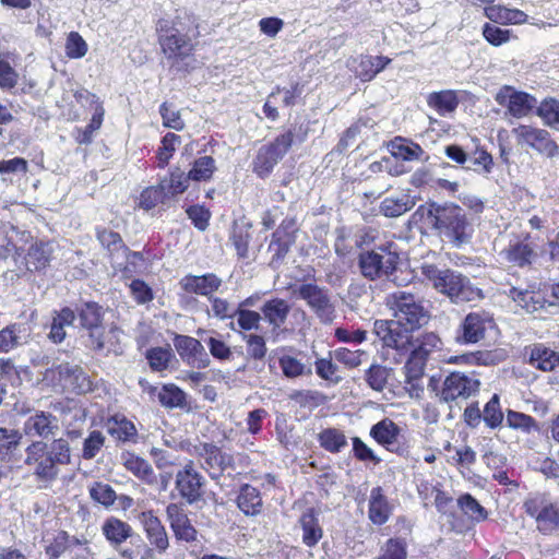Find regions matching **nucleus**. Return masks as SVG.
<instances>
[{
	"instance_id": "f3484780",
	"label": "nucleus",
	"mask_w": 559,
	"mask_h": 559,
	"mask_svg": "<svg viewBox=\"0 0 559 559\" xmlns=\"http://www.w3.org/2000/svg\"><path fill=\"white\" fill-rule=\"evenodd\" d=\"M370 436L390 452L400 455L406 452V448L400 442L401 428L390 418L374 424L370 429Z\"/></svg>"
},
{
	"instance_id": "4c0bfd02",
	"label": "nucleus",
	"mask_w": 559,
	"mask_h": 559,
	"mask_svg": "<svg viewBox=\"0 0 559 559\" xmlns=\"http://www.w3.org/2000/svg\"><path fill=\"white\" fill-rule=\"evenodd\" d=\"M485 15L495 23L518 24L526 19V14L518 9H508L501 5H490L485 9Z\"/></svg>"
},
{
	"instance_id": "5701e85b",
	"label": "nucleus",
	"mask_w": 559,
	"mask_h": 559,
	"mask_svg": "<svg viewBox=\"0 0 559 559\" xmlns=\"http://www.w3.org/2000/svg\"><path fill=\"white\" fill-rule=\"evenodd\" d=\"M292 310L287 300L275 297L263 302L260 311L262 319H264L273 333H277L287 321Z\"/></svg>"
},
{
	"instance_id": "338daca9",
	"label": "nucleus",
	"mask_w": 559,
	"mask_h": 559,
	"mask_svg": "<svg viewBox=\"0 0 559 559\" xmlns=\"http://www.w3.org/2000/svg\"><path fill=\"white\" fill-rule=\"evenodd\" d=\"M548 502L549 500L547 499L546 495L534 493L524 501L523 507L525 512L530 516L535 518L536 522H538L539 515H542Z\"/></svg>"
},
{
	"instance_id": "dca6fc26",
	"label": "nucleus",
	"mask_w": 559,
	"mask_h": 559,
	"mask_svg": "<svg viewBox=\"0 0 559 559\" xmlns=\"http://www.w3.org/2000/svg\"><path fill=\"white\" fill-rule=\"evenodd\" d=\"M496 102L507 107L510 116L523 118L527 116L536 105V98L524 92H518L511 86H503L495 97Z\"/></svg>"
},
{
	"instance_id": "4468645a",
	"label": "nucleus",
	"mask_w": 559,
	"mask_h": 559,
	"mask_svg": "<svg viewBox=\"0 0 559 559\" xmlns=\"http://www.w3.org/2000/svg\"><path fill=\"white\" fill-rule=\"evenodd\" d=\"M78 317L81 326L88 331L90 346L94 350L104 349V326L102 324L100 307L95 302H86L78 309Z\"/></svg>"
},
{
	"instance_id": "2eb2a0df",
	"label": "nucleus",
	"mask_w": 559,
	"mask_h": 559,
	"mask_svg": "<svg viewBox=\"0 0 559 559\" xmlns=\"http://www.w3.org/2000/svg\"><path fill=\"white\" fill-rule=\"evenodd\" d=\"M174 346L180 358L190 367L204 369L210 366V357L199 340L188 335H176Z\"/></svg>"
},
{
	"instance_id": "f704fd0d",
	"label": "nucleus",
	"mask_w": 559,
	"mask_h": 559,
	"mask_svg": "<svg viewBox=\"0 0 559 559\" xmlns=\"http://www.w3.org/2000/svg\"><path fill=\"white\" fill-rule=\"evenodd\" d=\"M74 320L75 312L68 307H64L59 312H56L52 317L48 338L55 344L61 343L66 338L64 328L72 325Z\"/></svg>"
},
{
	"instance_id": "09e8293b",
	"label": "nucleus",
	"mask_w": 559,
	"mask_h": 559,
	"mask_svg": "<svg viewBox=\"0 0 559 559\" xmlns=\"http://www.w3.org/2000/svg\"><path fill=\"white\" fill-rule=\"evenodd\" d=\"M467 162L469 165L466 169H472L483 176L489 175L493 167L492 156L485 150L477 148L471 156H467Z\"/></svg>"
},
{
	"instance_id": "6e6552de",
	"label": "nucleus",
	"mask_w": 559,
	"mask_h": 559,
	"mask_svg": "<svg viewBox=\"0 0 559 559\" xmlns=\"http://www.w3.org/2000/svg\"><path fill=\"white\" fill-rule=\"evenodd\" d=\"M206 479L194 467L193 461H188L175 475V489L188 504H197L203 500Z\"/></svg>"
},
{
	"instance_id": "052dcab7",
	"label": "nucleus",
	"mask_w": 559,
	"mask_h": 559,
	"mask_svg": "<svg viewBox=\"0 0 559 559\" xmlns=\"http://www.w3.org/2000/svg\"><path fill=\"white\" fill-rule=\"evenodd\" d=\"M97 239L100 242V245L108 250L110 255H114L116 252L122 251V249L126 247L121 236L112 230L98 229Z\"/></svg>"
},
{
	"instance_id": "ddd939ff",
	"label": "nucleus",
	"mask_w": 559,
	"mask_h": 559,
	"mask_svg": "<svg viewBox=\"0 0 559 559\" xmlns=\"http://www.w3.org/2000/svg\"><path fill=\"white\" fill-rule=\"evenodd\" d=\"M493 325V318L489 312H471L462 321L456 341L463 344H475L485 338L487 330L492 329Z\"/></svg>"
},
{
	"instance_id": "79ce46f5",
	"label": "nucleus",
	"mask_w": 559,
	"mask_h": 559,
	"mask_svg": "<svg viewBox=\"0 0 559 559\" xmlns=\"http://www.w3.org/2000/svg\"><path fill=\"white\" fill-rule=\"evenodd\" d=\"M320 445L328 452L340 453L348 445L343 431L336 428H326L318 435Z\"/></svg>"
},
{
	"instance_id": "9b49d317",
	"label": "nucleus",
	"mask_w": 559,
	"mask_h": 559,
	"mask_svg": "<svg viewBox=\"0 0 559 559\" xmlns=\"http://www.w3.org/2000/svg\"><path fill=\"white\" fill-rule=\"evenodd\" d=\"M479 380L473 373L451 372L444 379L439 396L443 402H451L456 399L466 400L479 390Z\"/></svg>"
},
{
	"instance_id": "c85d7f7f",
	"label": "nucleus",
	"mask_w": 559,
	"mask_h": 559,
	"mask_svg": "<svg viewBox=\"0 0 559 559\" xmlns=\"http://www.w3.org/2000/svg\"><path fill=\"white\" fill-rule=\"evenodd\" d=\"M251 223L245 218L234 222L230 240L240 259L249 258V242L251 240Z\"/></svg>"
},
{
	"instance_id": "cd10ccee",
	"label": "nucleus",
	"mask_w": 559,
	"mask_h": 559,
	"mask_svg": "<svg viewBox=\"0 0 559 559\" xmlns=\"http://www.w3.org/2000/svg\"><path fill=\"white\" fill-rule=\"evenodd\" d=\"M162 49L168 58H185L192 51V44L187 36L179 34L177 29L169 35H160Z\"/></svg>"
},
{
	"instance_id": "1a4fd4ad",
	"label": "nucleus",
	"mask_w": 559,
	"mask_h": 559,
	"mask_svg": "<svg viewBox=\"0 0 559 559\" xmlns=\"http://www.w3.org/2000/svg\"><path fill=\"white\" fill-rule=\"evenodd\" d=\"M294 134L287 131L278 135L269 145H263L259 148L252 166L253 171L260 177H267L273 170L274 166L283 158L288 148L292 146Z\"/></svg>"
},
{
	"instance_id": "de8ad7c7",
	"label": "nucleus",
	"mask_w": 559,
	"mask_h": 559,
	"mask_svg": "<svg viewBox=\"0 0 559 559\" xmlns=\"http://www.w3.org/2000/svg\"><path fill=\"white\" fill-rule=\"evenodd\" d=\"M391 369L374 364L371 365L365 373L367 384L377 392H382L388 384Z\"/></svg>"
},
{
	"instance_id": "864d4df0",
	"label": "nucleus",
	"mask_w": 559,
	"mask_h": 559,
	"mask_svg": "<svg viewBox=\"0 0 559 559\" xmlns=\"http://www.w3.org/2000/svg\"><path fill=\"white\" fill-rule=\"evenodd\" d=\"M90 497L97 503L108 508L111 507L116 501V492L112 487L102 481H95L91 485Z\"/></svg>"
},
{
	"instance_id": "6e6d98bb",
	"label": "nucleus",
	"mask_w": 559,
	"mask_h": 559,
	"mask_svg": "<svg viewBox=\"0 0 559 559\" xmlns=\"http://www.w3.org/2000/svg\"><path fill=\"white\" fill-rule=\"evenodd\" d=\"M105 436L99 430H93L83 441L82 459L93 460L105 444Z\"/></svg>"
},
{
	"instance_id": "bb28decb",
	"label": "nucleus",
	"mask_w": 559,
	"mask_h": 559,
	"mask_svg": "<svg viewBox=\"0 0 559 559\" xmlns=\"http://www.w3.org/2000/svg\"><path fill=\"white\" fill-rule=\"evenodd\" d=\"M31 335V328L26 323H12L0 331V353H8L11 349L27 343Z\"/></svg>"
},
{
	"instance_id": "f257e3e1",
	"label": "nucleus",
	"mask_w": 559,
	"mask_h": 559,
	"mask_svg": "<svg viewBox=\"0 0 559 559\" xmlns=\"http://www.w3.org/2000/svg\"><path fill=\"white\" fill-rule=\"evenodd\" d=\"M423 274L432 283L435 289L450 298L453 304L478 301L484 298L481 289L475 287L469 278L450 269L424 265Z\"/></svg>"
},
{
	"instance_id": "aec40b11",
	"label": "nucleus",
	"mask_w": 559,
	"mask_h": 559,
	"mask_svg": "<svg viewBox=\"0 0 559 559\" xmlns=\"http://www.w3.org/2000/svg\"><path fill=\"white\" fill-rule=\"evenodd\" d=\"M141 522L150 545L158 554H165L169 547V538L160 520L150 511L141 514Z\"/></svg>"
},
{
	"instance_id": "72a5a7b5",
	"label": "nucleus",
	"mask_w": 559,
	"mask_h": 559,
	"mask_svg": "<svg viewBox=\"0 0 559 559\" xmlns=\"http://www.w3.org/2000/svg\"><path fill=\"white\" fill-rule=\"evenodd\" d=\"M237 506L246 515H257L262 509L259 490L251 485H243L237 497Z\"/></svg>"
},
{
	"instance_id": "c756f323",
	"label": "nucleus",
	"mask_w": 559,
	"mask_h": 559,
	"mask_svg": "<svg viewBox=\"0 0 559 559\" xmlns=\"http://www.w3.org/2000/svg\"><path fill=\"white\" fill-rule=\"evenodd\" d=\"M391 154L402 160H419L425 155L423 147L412 140L396 136L389 143Z\"/></svg>"
},
{
	"instance_id": "49530a36",
	"label": "nucleus",
	"mask_w": 559,
	"mask_h": 559,
	"mask_svg": "<svg viewBox=\"0 0 559 559\" xmlns=\"http://www.w3.org/2000/svg\"><path fill=\"white\" fill-rule=\"evenodd\" d=\"M544 124L559 131V100L556 98L544 99L536 110Z\"/></svg>"
},
{
	"instance_id": "680f3d73",
	"label": "nucleus",
	"mask_w": 559,
	"mask_h": 559,
	"mask_svg": "<svg viewBox=\"0 0 559 559\" xmlns=\"http://www.w3.org/2000/svg\"><path fill=\"white\" fill-rule=\"evenodd\" d=\"M173 353L168 348L155 347L146 353L150 367L155 371L165 370L168 367Z\"/></svg>"
},
{
	"instance_id": "6ab92c4d",
	"label": "nucleus",
	"mask_w": 559,
	"mask_h": 559,
	"mask_svg": "<svg viewBox=\"0 0 559 559\" xmlns=\"http://www.w3.org/2000/svg\"><path fill=\"white\" fill-rule=\"evenodd\" d=\"M179 284L185 292L205 296L210 299L219 289L223 281L214 273L203 275L189 274L182 277Z\"/></svg>"
},
{
	"instance_id": "774afa93",
	"label": "nucleus",
	"mask_w": 559,
	"mask_h": 559,
	"mask_svg": "<svg viewBox=\"0 0 559 559\" xmlns=\"http://www.w3.org/2000/svg\"><path fill=\"white\" fill-rule=\"evenodd\" d=\"M377 559H406L405 543L396 538L389 539Z\"/></svg>"
},
{
	"instance_id": "9d476101",
	"label": "nucleus",
	"mask_w": 559,
	"mask_h": 559,
	"mask_svg": "<svg viewBox=\"0 0 559 559\" xmlns=\"http://www.w3.org/2000/svg\"><path fill=\"white\" fill-rule=\"evenodd\" d=\"M512 133L521 146H527L548 158L559 155V145L546 129L520 124L512 130Z\"/></svg>"
},
{
	"instance_id": "13d9d810",
	"label": "nucleus",
	"mask_w": 559,
	"mask_h": 559,
	"mask_svg": "<svg viewBox=\"0 0 559 559\" xmlns=\"http://www.w3.org/2000/svg\"><path fill=\"white\" fill-rule=\"evenodd\" d=\"M242 340L247 344V355L254 360H263L267 347L265 338L259 334H243Z\"/></svg>"
},
{
	"instance_id": "603ef678",
	"label": "nucleus",
	"mask_w": 559,
	"mask_h": 559,
	"mask_svg": "<svg viewBox=\"0 0 559 559\" xmlns=\"http://www.w3.org/2000/svg\"><path fill=\"white\" fill-rule=\"evenodd\" d=\"M72 544L79 545L80 540L75 537H71L67 532L61 531L56 535L52 543L47 546L46 555L49 559H59Z\"/></svg>"
},
{
	"instance_id": "ea45409f",
	"label": "nucleus",
	"mask_w": 559,
	"mask_h": 559,
	"mask_svg": "<svg viewBox=\"0 0 559 559\" xmlns=\"http://www.w3.org/2000/svg\"><path fill=\"white\" fill-rule=\"evenodd\" d=\"M122 465L138 478L148 481L154 472L151 464L131 452H123L120 456Z\"/></svg>"
},
{
	"instance_id": "0e129e2a",
	"label": "nucleus",
	"mask_w": 559,
	"mask_h": 559,
	"mask_svg": "<svg viewBox=\"0 0 559 559\" xmlns=\"http://www.w3.org/2000/svg\"><path fill=\"white\" fill-rule=\"evenodd\" d=\"M87 44L78 32H71L67 37L66 53L71 59H78L85 56Z\"/></svg>"
},
{
	"instance_id": "5fc2aeb1",
	"label": "nucleus",
	"mask_w": 559,
	"mask_h": 559,
	"mask_svg": "<svg viewBox=\"0 0 559 559\" xmlns=\"http://www.w3.org/2000/svg\"><path fill=\"white\" fill-rule=\"evenodd\" d=\"M481 414L483 420L491 429H495L502 424L503 413L501 411L499 396L497 394H493L492 397L487 402Z\"/></svg>"
},
{
	"instance_id": "f03ea898",
	"label": "nucleus",
	"mask_w": 559,
	"mask_h": 559,
	"mask_svg": "<svg viewBox=\"0 0 559 559\" xmlns=\"http://www.w3.org/2000/svg\"><path fill=\"white\" fill-rule=\"evenodd\" d=\"M428 218L441 235L455 246L467 242L471 237V223L466 211L454 203H430L427 210Z\"/></svg>"
},
{
	"instance_id": "4be33fe9",
	"label": "nucleus",
	"mask_w": 559,
	"mask_h": 559,
	"mask_svg": "<svg viewBox=\"0 0 559 559\" xmlns=\"http://www.w3.org/2000/svg\"><path fill=\"white\" fill-rule=\"evenodd\" d=\"M523 355L532 367L545 372L559 365V353L540 343L526 346Z\"/></svg>"
},
{
	"instance_id": "8fccbe9b",
	"label": "nucleus",
	"mask_w": 559,
	"mask_h": 559,
	"mask_svg": "<svg viewBox=\"0 0 559 559\" xmlns=\"http://www.w3.org/2000/svg\"><path fill=\"white\" fill-rule=\"evenodd\" d=\"M215 169V160L211 156H202L194 160L188 175L191 180L206 181L211 179Z\"/></svg>"
},
{
	"instance_id": "c03bdc74",
	"label": "nucleus",
	"mask_w": 559,
	"mask_h": 559,
	"mask_svg": "<svg viewBox=\"0 0 559 559\" xmlns=\"http://www.w3.org/2000/svg\"><path fill=\"white\" fill-rule=\"evenodd\" d=\"M57 372L60 379L70 381L71 384H75L81 391L88 390L91 386V382L88 381L87 376L78 365H72L69 362L60 364L57 367Z\"/></svg>"
},
{
	"instance_id": "7c9ffc66",
	"label": "nucleus",
	"mask_w": 559,
	"mask_h": 559,
	"mask_svg": "<svg viewBox=\"0 0 559 559\" xmlns=\"http://www.w3.org/2000/svg\"><path fill=\"white\" fill-rule=\"evenodd\" d=\"M107 429L111 437L122 442H135L138 430L132 421L124 416L115 415L107 421Z\"/></svg>"
},
{
	"instance_id": "423d86ee",
	"label": "nucleus",
	"mask_w": 559,
	"mask_h": 559,
	"mask_svg": "<svg viewBox=\"0 0 559 559\" xmlns=\"http://www.w3.org/2000/svg\"><path fill=\"white\" fill-rule=\"evenodd\" d=\"M294 294L306 302L320 322L330 324L334 321L335 306L326 288L314 283H304L294 289Z\"/></svg>"
},
{
	"instance_id": "20e7f679",
	"label": "nucleus",
	"mask_w": 559,
	"mask_h": 559,
	"mask_svg": "<svg viewBox=\"0 0 559 559\" xmlns=\"http://www.w3.org/2000/svg\"><path fill=\"white\" fill-rule=\"evenodd\" d=\"M400 257L393 243L378 246L374 250L360 252L358 266L361 275L376 281L390 277L396 270Z\"/></svg>"
},
{
	"instance_id": "473e14b6",
	"label": "nucleus",
	"mask_w": 559,
	"mask_h": 559,
	"mask_svg": "<svg viewBox=\"0 0 559 559\" xmlns=\"http://www.w3.org/2000/svg\"><path fill=\"white\" fill-rule=\"evenodd\" d=\"M391 509L386 498L382 495V489L376 487L371 490L369 500V519L373 524L382 525L390 516Z\"/></svg>"
},
{
	"instance_id": "c9c22d12",
	"label": "nucleus",
	"mask_w": 559,
	"mask_h": 559,
	"mask_svg": "<svg viewBox=\"0 0 559 559\" xmlns=\"http://www.w3.org/2000/svg\"><path fill=\"white\" fill-rule=\"evenodd\" d=\"M157 399L166 408L189 409L187 394L173 383L163 385L157 392Z\"/></svg>"
},
{
	"instance_id": "37998d69",
	"label": "nucleus",
	"mask_w": 559,
	"mask_h": 559,
	"mask_svg": "<svg viewBox=\"0 0 559 559\" xmlns=\"http://www.w3.org/2000/svg\"><path fill=\"white\" fill-rule=\"evenodd\" d=\"M302 530V542L308 547H313L322 538L323 532L319 525L318 519L312 512L304 513L300 518Z\"/></svg>"
},
{
	"instance_id": "39448f33",
	"label": "nucleus",
	"mask_w": 559,
	"mask_h": 559,
	"mask_svg": "<svg viewBox=\"0 0 559 559\" xmlns=\"http://www.w3.org/2000/svg\"><path fill=\"white\" fill-rule=\"evenodd\" d=\"M413 332L393 320H376L373 334L382 343L383 348L395 352L393 359L402 361L413 348Z\"/></svg>"
},
{
	"instance_id": "e2e57ef3",
	"label": "nucleus",
	"mask_w": 559,
	"mask_h": 559,
	"mask_svg": "<svg viewBox=\"0 0 559 559\" xmlns=\"http://www.w3.org/2000/svg\"><path fill=\"white\" fill-rule=\"evenodd\" d=\"M235 317H237L238 325L246 331L258 330L260 328V321L262 313L253 310L243 308L235 309Z\"/></svg>"
},
{
	"instance_id": "2f4dec72",
	"label": "nucleus",
	"mask_w": 559,
	"mask_h": 559,
	"mask_svg": "<svg viewBox=\"0 0 559 559\" xmlns=\"http://www.w3.org/2000/svg\"><path fill=\"white\" fill-rule=\"evenodd\" d=\"M43 450L52 467L60 468V466L71 464V447L67 439L58 438L46 442V449Z\"/></svg>"
},
{
	"instance_id": "a211bd4d",
	"label": "nucleus",
	"mask_w": 559,
	"mask_h": 559,
	"mask_svg": "<svg viewBox=\"0 0 559 559\" xmlns=\"http://www.w3.org/2000/svg\"><path fill=\"white\" fill-rule=\"evenodd\" d=\"M23 430L27 436L48 439L59 431V420L51 413L37 411L25 420Z\"/></svg>"
},
{
	"instance_id": "bf43d9fd",
	"label": "nucleus",
	"mask_w": 559,
	"mask_h": 559,
	"mask_svg": "<svg viewBox=\"0 0 559 559\" xmlns=\"http://www.w3.org/2000/svg\"><path fill=\"white\" fill-rule=\"evenodd\" d=\"M537 528L543 533L559 528V507L548 502L546 509L539 515Z\"/></svg>"
},
{
	"instance_id": "0eeeda50",
	"label": "nucleus",
	"mask_w": 559,
	"mask_h": 559,
	"mask_svg": "<svg viewBox=\"0 0 559 559\" xmlns=\"http://www.w3.org/2000/svg\"><path fill=\"white\" fill-rule=\"evenodd\" d=\"M194 454L200 460L201 467L213 480L224 474L235 471L234 456L211 442H202L194 447Z\"/></svg>"
},
{
	"instance_id": "7ed1b4c3",
	"label": "nucleus",
	"mask_w": 559,
	"mask_h": 559,
	"mask_svg": "<svg viewBox=\"0 0 559 559\" xmlns=\"http://www.w3.org/2000/svg\"><path fill=\"white\" fill-rule=\"evenodd\" d=\"M386 305L393 311L395 322L415 331L428 322L429 314L423 301L415 295L397 290L386 297Z\"/></svg>"
},
{
	"instance_id": "b1692460",
	"label": "nucleus",
	"mask_w": 559,
	"mask_h": 559,
	"mask_svg": "<svg viewBox=\"0 0 559 559\" xmlns=\"http://www.w3.org/2000/svg\"><path fill=\"white\" fill-rule=\"evenodd\" d=\"M166 514L170 522L175 536L185 542H193L197 539V530L192 526L188 515L176 503H169L166 508Z\"/></svg>"
},
{
	"instance_id": "a19ab883",
	"label": "nucleus",
	"mask_w": 559,
	"mask_h": 559,
	"mask_svg": "<svg viewBox=\"0 0 559 559\" xmlns=\"http://www.w3.org/2000/svg\"><path fill=\"white\" fill-rule=\"evenodd\" d=\"M415 205L413 198L408 194H402L397 198H385L380 204V212L386 217H397Z\"/></svg>"
},
{
	"instance_id": "58836bf2",
	"label": "nucleus",
	"mask_w": 559,
	"mask_h": 559,
	"mask_svg": "<svg viewBox=\"0 0 559 559\" xmlns=\"http://www.w3.org/2000/svg\"><path fill=\"white\" fill-rule=\"evenodd\" d=\"M49 243L36 242L32 245L25 257L26 266L29 271H39L47 266L51 257Z\"/></svg>"
},
{
	"instance_id": "a18cd8bd",
	"label": "nucleus",
	"mask_w": 559,
	"mask_h": 559,
	"mask_svg": "<svg viewBox=\"0 0 559 559\" xmlns=\"http://www.w3.org/2000/svg\"><path fill=\"white\" fill-rule=\"evenodd\" d=\"M442 342L440 337L432 333H425L416 340L413 338V348L409 354H415L424 359H428L429 355L436 350H440Z\"/></svg>"
},
{
	"instance_id": "69168bd1",
	"label": "nucleus",
	"mask_w": 559,
	"mask_h": 559,
	"mask_svg": "<svg viewBox=\"0 0 559 559\" xmlns=\"http://www.w3.org/2000/svg\"><path fill=\"white\" fill-rule=\"evenodd\" d=\"M180 142V136L175 133H167L162 141V147L158 151V166L164 168L176 150V144Z\"/></svg>"
},
{
	"instance_id": "412c9836",
	"label": "nucleus",
	"mask_w": 559,
	"mask_h": 559,
	"mask_svg": "<svg viewBox=\"0 0 559 559\" xmlns=\"http://www.w3.org/2000/svg\"><path fill=\"white\" fill-rule=\"evenodd\" d=\"M102 533L115 549H119L128 539L132 545L135 544V535L131 525L116 516H109L104 521Z\"/></svg>"
},
{
	"instance_id": "4d7b16f0",
	"label": "nucleus",
	"mask_w": 559,
	"mask_h": 559,
	"mask_svg": "<svg viewBox=\"0 0 559 559\" xmlns=\"http://www.w3.org/2000/svg\"><path fill=\"white\" fill-rule=\"evenodd\" d=\"M507 425L510 428L519 429L527 433L532 430H538V425L533 417L512 409H509L507 413Z\"/></svg>"
},
{
	"instance_id": "393cba45",
	"label": "nucleus",
	"mask_w": 559,
	"mask_h": 559,
	"mask_svg": "<svg viewBox=\"0 0 559 559\" xmlns=\"http://www.w3.org/2000/svg\"><path fill=\"white\" fill-rule=\"evenodd\" d=\"M23 435L16 429L0 428V459L3 462H17L21 456Z\"/></svg>"
},
{
	"instance_id": "a878e982",
	"label": "nucleus",
	"mask_w": 559,
	"mask_h": 559,
	"mask_svg": "<svg viewBox=\"0 0 559 559\" xmlns=\"http://www.w3.org/2000/svg\"><path fill=\"white\" fill-rule=\"evenodd\" d=\"M500 254L507 262L520 267L532 264L536 258L531 245L520 239L511 240Z\"/></svg>"
},
{
	"instance_id": "e433bc0d",
	"label": "nucleus",
	"mask_w": 559,
	"mask_h": 559,
	"mask_svg": "<svg viewBox=\"0 0 559 559\" xmlns=\"http://www.w3.org/2000/svg\"><path fill=\"white\" fill-rule=\"evenodd\" d=\"M429 107L435 108L440 115L451 114L459 106V98L454 91L445 90L430 93L427 97Z\"/></svg>"
},
{
	"instance_id": "f8f14e48",
	"label": "nucleus",
	"mask_w": 559,
	"mask_h": 559,
	"mask_svg": "<svg viewBox=\"0 0 559 559\" xmlns=\"http://www.w3.org/2000/svg\"><path fill=\"white\" fill-rule=\"evenodd\" d=\"M41 449H46L45 441H33L25 449L26 457L24 462L33 468V475L38 481L48 485L58 478L60 468L52 467V464L47 459V454Z\"/></svg>"
},
{
	"instance_id": "3c124183",
	"label": "nucleus",
	"mask_w": 559,
	"mask_h": 559,
	"mask_svg": "<svg viewBox=\"0 0 559 559\" xmlns=\"http://www.w3.org/2000/svg\"><path fill=\"white\" fill-rule=\"evenodd\" d=\"M280 367L287 378H297L312 373L311 365L302 364L295 357L283 356L280 358Z\"/></svg>"
}]
</instances>
